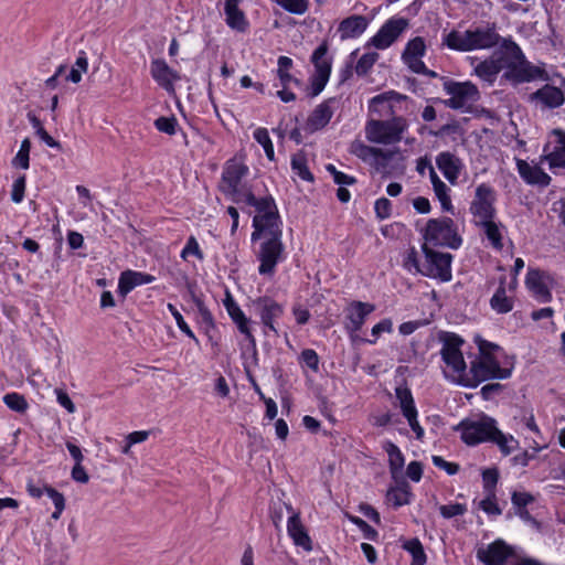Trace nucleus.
<instances>
[{
    "mask_svg": "<svg viewBox=\"0 0 565 565\" xmlns=\"http://www.w3.org/2000/svg\"><path fill=\"white\" fill-rule=\"evenodd\" d=\"M393 331V322L390 318L382 319L380 322L373 326L372 335L375 338L370 343H374L375 340L384 332L391 333Z\"/></svg>",
    "mask_w": 565,
    "mask_h": 565,
    "instance_id": "64",
    "label": "nucleus"
},
{
    "mask_svg": "<svg viewBox=\"0 0 565 565\" xmlns=\"http://www.w3.org/2000/svg\"><path fill=\"white\" fill-rule=\"evenodd\" d=\"M249 174L248 166L236 157L228 159L223 167L220 191L232 199L244 198V193L248 188L241 186L242 180Z\"/></svg>",
    "mask_w": 565,
    "mask_h": 565,
    "instance_id": "8",
    "label": "nucleus"
},
{
    "mask_svg": "<svg viewBox=\"0 0 565 565\" xmlns=\"http://www.w3.org/2000/svg\"><path fill=\"white\" fill-rule=\"evenodd\" d=\"M191 256L198 258L199 260L204 259V253L200 247L198 239L193 235L188 237L185 245L180 253V257L184 262H188Z\"/></svg>",
    "mask_w": 565,
    "mask_h": 565,
    "instance_id": "47",
    "label": "nucleus"
},
{
    "mask_svg": "<svg viewBox=\"0 0 565 565\" xmlns=\"http://www.w3.org/2000/svg\"><path fill=\"white\" fill-rule=\"evenodd\" d=\"M408 122L403 116H394L387 120L369 119L365 124V137L370 142L394 145L403 139Z\"/></svg>",
    "mask_w": 565,
    "mask_h": 565,
    "instance_id": "7",
    "label": "nucleus"
},
{
    "mask_svg": "<svg viewBox=\"0 0 565 565\" xmlns=\"http://www.w3.org/2000/svg\"><path fill=\"white\" fill-rule=\"evenodd\" d=\"M277 3L282 9L294 14H303L309 7L308 0H277Z\"/></svg>",
    "mask_w": 565,
    "mask_h": 565,
    "instance_id": "53",
    "label": "nucleus"
},
{
    "mask_svg": "<svg viewBox=\"0 0 565 565\" xmlns=\"http://www.w3.org/2000/svg\"><path fill=\"white\" fill-rule=\"evenodd\" d=\"M193 302L198 310L196 323L199 329L206 335L209 341L217 344V339L215 340L217 327L213 313L207 308L202 297L193 296Z\"/></svg>",
    "mask_w": 565,
    "mask_h": 565,
    "instance_id": "24",
    "label": "nucleus"
},
{
    "mask_svg": "<svg viewBox=\"0 0 565 565\" xmlns=\"http://www.w3.org/2000/svg\"><path fill=\"white\" fill-rule=\"evenodd\" d=\"M436 164L447 181L456 184L465 164L460 158L449 151H443L436 157Z\"/></svg>",
    "mask_w": 565,
    "mask_h": 565,
    "instance_id": "26",
    "label": "nucleus"
},
{
    "mask_svg": "<svg viewBox=\"0 0 565 565\" xmlns=\"http://www.w3.org/2000/svg\"><path fill=\"white\" fill-rule=\"evenodd\" d=\"M290 166L294 173L297 174L301 180L307 182L315 181V175L309 170L308 159L303 151H298L291 156Z\"/></svg>",
    "mask_w": 565,
    "mask_h": 565,
    "instance_id": "41",
    "label": "nucleus"
},
{
    "mask_svg": "<svg viewBox=\"0 0 565 565\" xmlns=\"http://www.w3.org/2000/svg\"><path fill=\"white\" fill-rule=\"evenodd\" d=\"M486 494V498L480 501L479 508L488 515H500L502 510L497 502L495 493Z\"/></svg>",
    "mask_w": 565,
    "mask_h": 565,
    "instance_id": "55",
    "label": "nucleus"
},
{
    "mask_svg": "<svg viewBox=\"0 0 565 565\" xmlns=\"http://www.w3.org/2000/svg\"><path fill=\"white\" fill-rule=\"evenodd\" d=\"M253 306L260 319L264 335L279 337V320L285 313V307L269 296L256 298Z\"/></svg>",
    "mask_w": 565,
    "mask_h": 565,
    "instance_id": "9",
    "label": "nucleus"
},
{
    "mask_svg": "<svg viewBox=\"0 0 565 565\" xmlns=\"http://www.w3.org/2000/svg\"><path fill=\"white\" fill-rule=\"evenodd\" d=\"M167 308H168L169 312L171 313V316L174 318L175 323H177L178 328L180 329V331L182 333H184L188 338H190L196 345H200V340L194 334V332L192 331L190 326L186 323V321L184 320L183 316L178 310V308L173 303H170V302L167 305Z\"/></svg>",
    "mask_w": 565,
    "mask_h": 565,
    "instance_id": "46",
    "label": "nucleus"
},
{
    "mask_svg": "<svg viewBox=\"0 0 565 565\" xmlns=\"http://www.w3.org/2000/svg\"><path fill=\"white\" fill-rule=\"evenodd\" d=\"M482 484L486 493H495L499 481V470L497 468H487L482 471Z\"/></svg>",
    "mask_w": 565,
    "mask_h": 565,
    "instance_id": "49",
    "label": "nucleus"
},
{
    "mask_svg": "<svg viewBox=\"0 0 565 565\" xmlns=\"http://www.w3.org/2000/svg\"><path fill=\"white\" fill-rule=\"evenodd\" d=\"M241 0H226L224 3L225 22L234 31L244 33L249 28V22L243 10L239 9Z\"/></svg>",
    "mask_w": 565,
    "mask_h": 565,
    "instance_id": "31",
    "label": "nucleus"
},
{
    "mask_svg": "<svg viewBox=\"0 0 565 565\" xmlns=\"http://www.w3.org/2000/svg\"><path fill=\"white\" fill-rule=\"evenodd\" d=\"M497 428V420L483 415L480 420L463 419L458 424L457 430L460 438L467 446H477L482 443H490Z\"/></svg>",
    "mask_w": 565,
    "mask_h": 565,
    "instance_id": "10",
    "label": "nucleus"
},
{
    "mask_svg": "<svg viewBox=\"0 0 565 565\" xmlns=\"http://www.w3.org/2000/svg\"><path fill=\"white\" fill-rule=\"evenodd\" d=\"M479 356L470 364V375L459 380V383L466 387L475 388L480 383L488 380H505L512 374V369L501 367L495 352L501 348L487 340L479 342Z\"/></svg>",
    "mask_w": 565,
    "mask_h": 565,
    "instance_id": "1",
    "label": "nucleus"
},
{
    "mask_svg": "<svg viewBox=\"0 0 565 565\" xmlns=\"http://www.w3.org/2000/svg\"><path fill=\"white\" fill-rule=\"evenodd\" d=\"M426 54V43L425 40L422 36H415L414 39H411L403 53L402 58H408V57H424Z\"/></svg>",
    "mask_w": 565,
    "mask_h": 565,
    "instance_id": "45",
    "label": "nucleus"
},
{
    "mask_svg": "<svg viewBox=\"0 0 565 565\" xmlns=\"http://www.w3.org/2000/svg\"><path fill=\"white\" fill-rule=\"evenodd\" d=\"M330 78V75L324 74L323 71L320 73L315 72L310 78V92L308 93L309 97L318 96L326 87Z\"/></svg>",
    "mask_w": 565,
    "mask_h": 565,
    "instance_id": "48",
    "label": "nucleus"
},
{
    "mask_svg": "<svg viewBox=\"0 0 565 565\" xmlns=\"http://www.w3.org/2000/svg\"><path fill=\"white\" fill-rule=\"evenodd\" d=\"M513 555V550L503 540L498 539L477 550L476 557L483 565H507L509 557Z\"/></svg>",
    "mask_w": 565,
    "mask_h": 565,
    "instance_id": "19",
    "label": "nucleus"
},
{
    "mask_svg": "<svg viewBox=\"0 0 565 565\" xmlns=\"http://www.w3.org/2000/svg\"><path fill=\"white\" fill-rule=\"evenodd\" d=\"M338 105L337 97H330L316 106L308 116L306 127L310 132L323 129L331 120Z\"/></svg>",
    "mask_w": 565,
    "mask_h": 565,
    "instance_id": "21",
    "label": "nucleus"
},
{
    "mask_svg": "<svg viewBox=\"0 0 565 565\" xmlns=\"http://www.w3.org/2000/svg\"><path fill=\"white\" fill-rule=\"evenodd\" d=\"M154 280L156 277L151 274L126 269L119 275L117 291L121 297H126L135 288L151 284Z\"/></svg>",
    "mask_w": 565,
    "mask_h": 565,
    "instance_id": "23",
    "label": "nucleus"
},
{
    "mask_svg": "<svg viewBox=\"0 0 565 565\" xmlns=\"http://www.w3.org/2000/svg\"><path fill=\"white\" fill-rule=\"evenodd\" d=\"M553 134L556 136L555 146L548 151V145L544 146L543 160H545L551 170L556 168H565V131L555 129Z\"/></svg>",
    "mask_w": 565,
    "mask_h": 565,
    "instance_id": "33",
    "label": "nucleus"
},
{
    "mask_svg": "<svg viewBox=\"0 0 565 565\" xmlns=\"http://www.w3.org/2000/svg\"><path fill=\"white\" fill-rule=\"evenodd\" d=\"M2 401L8 408L20 414L25 413L29 408L26 398L18 392L7 393Z\"/></svg>",
    "mask_w": 565,
    "mask_h": 565,
    "instance_id": "44",
    "label": "nucleus"
},
{
    "mask_svg": "<svg viewBox=\"0 0 565 565\" xmlns=\"http://www.w3.org/2000/svg\"><path fill=\"white\" fill-rule=\"evenodd\" d=\"M439 512L443 518L451 519L455 516L463 515L467 512V505L463 503H449L439 507Z\"/></svg>",
    "mask_w": 565,
    "mask_h": 565,
    "instance_id": "57",
    "label": "nucleus"
},
{
    "mask_svg": "<svg viewBox=\"0 0 565 565\" xmlns=\"http://www.w3.org/2000/svg\"><path fill=\"white\" fill-rule=\"evenodd\" d=\"M153 125L158 131L173 136L177 132L178 120L174 116H160L154 120Z\"/></svg>",
    "mask_w": 565,
    "mask_h": 565,
    "instance_id": "51",
    "label": "nucleus"
},
{
    "mask_svg": "<svg viewBox=\"0 0 565 565\" xmlns=\"http://www.w3.org/2000/svg\"><path fill=\"white\" fill-rule=\"evenodd\" d=\"M497 193L488 183H480L475 191V196L470 202L469 212L475 222H483L497 217Z\"/></svg>",
    "mask_w": 565,
    "mask_h": 565,
    "instance_id": "13",
    "label": "nucleus"
},
{
    "mask_svg": "<svg viewBox=\"0 0 565 565\" xmlns=\"http://www.w3.org/2000/svg\"><path fill=\"white\" fill-rule=\"evenodd\" d=\"M534 501V497L529 492L514 491L511 495V502L516 510L524 509Z\"/></svg>",
    "mask_w": 565,
    "mask_h": 565,
    "instance_id": "63",
    "label": "nucleus"
},
{
    "mask_svg": "<svg viewBox=\"0 0 565 565\" xmlns=\"http://www.w3.org/2000/svg\"><path fill=\"white\" fill-rule=\"evenodd\" d=\"M492 438L493 439H491L490 443L495 444L504 457L511 455L520 446L519 440L513 435L504 434L498 427L495 428Z\"/></svg>",
    "mask_w": 565,
    "mask_h": 565,
    "instance_id": "40",
    "label": "nucleus"
},
{
    "mask_svg": "<svg viewBox=\"0 0 565 565\" xmlns=\"http://www.w3.org/2000/svg\"><path fill=\"white\" fill-rule=\"evenodd\" d=\"M402 547L412 555L411 565L426 564L427 556L422 542L417 537L405 541Z\"/></svg>",
    "mask_w": 565,
    "mask_h": 565,
    "instance_id": "42",
    "label": "nucleus"
},
{
    "mask_svg": "<svg viewBox=\"0 0 565 565\" xmlns=\"http://www.w3.org/2000/svg\"><path fill=\"white\" fill-rule=\"evenodd\" d=\"M258 249L255 252L258 260V274L274 276L278 264L285 260V245L282 242V228L267 231L259 239Z\"/></svg>",
    "mask_w": 565,
    "mask_h": 565,
    "instance_id": "5",
    "label": "nucleus"
},
{
    "mask_svg": "<svg viewBox=\"0 0 565 565\" xmlns=\"http://www.w3.org/2000/svg\"><path fill=\"white\" fill-rule=\"evenodd\" d=\"M504 77L515 84L530 83L536 79L547 81L548 74L544 67L536 66L525 58L521 47L511 39H503Z\"/></svg>",
    "mask_w": 565,
    "mask_h": 565,
    "instance_id": "4",
    "label": "nucleus"
},
{
    "mask_svg": "<svg viewBox=\"0 0 565 565\" xmlns=\"http://www.w3.org/2000/svg\"><path fill=\"white\" fill-rule=\"evenodd\" d=\"M223 305L226 309L228 317L232 322L236 326L238 332L244 335L248 343V347L256 352V338L252 330V321L242 310L237 301L233 298L230 292H226L223 299Z\"/></svg>",
    "mask_w": 565,
    "mask_h": 565,
    "instance_id": "17",
    "label": "nucleus"
},
{
    "mask_svg": "<svg viewBox=\"0 0 565 565\" xmlns=\"http://www.w3.org/2000/svg\"><path fill=\"white\" fill-rule=\"evenodd\" d=\"M26 491L30 497L33 499H40L44 493L50 497L54 504V512L52 513V519L58 520L65 509V498L63 493L57 491L55 488L44 484L43 487L34 484L32 481L26 483Z\"/></svg>",
    "mask_w": 565,
    "mask_h": 565,
    "instance_id": "28",
    "label": "nucleus"
},
{
    "mask_svg": "<svg viewBox=\"0 0 565 565\" xmlns=\"http://www.w3.org/2000/svg\"><path fill=\"white\" fill-rule=\"evenodd\" d=\"M327 171L332 175L335 184L339 185H353L358 182L356 178L350 174H347L340 170H338L333 164L329 163L326 167Z\"/></svg>",
    "mask_w": 565,
    "mask_h": 565,
    "instance_id": "54",
    "label": "nucleus"
},
{
    "mask_svg": "<svg viewBox=\"0 0 565 565\" xmlns=\"http://www.w3.org/2000/svg\"><path fill=\"white\" fill-rule=\"evenodd\" d=\"M525 285L534 298L540 302L545 303L552 300V292L544 280L543 273L540 269H529L525 278Z\"/></svg>",
    "mask_w": 565,
    "mask_h": 565,
    "instance_id": "32",
    "label": "nucleus"
},
{
    "mask_svg": "<svg viewBox=\"0 0 565 565\" xmlns=\"http://www.w3.org/2000/svg\"><path fill=\"white\" fill-rule=\"evenodd\" d=\"M530 100L541 104L543 108L554 109L565 103V95L561 88L545 84L530 95Z\"/></svg>",
    "mask_w": 565,
    "mask_h": 565,
    "instance_id": "29",
    "label": "nucleus"
},
{
    "mask_svg": "<svg viewBox=\"0 0 565 565\" xmlns=\"http://www.w3.org/2000/svg\"><path fill=\"white\" fill-rule=\"evenodd\" d=\"M292 515L287 521V533L296 546L302 547L306 552L312 551V540L301 522L300 513L294 512L290 504L286 505Z\"/></svg>",
    "mask_w": 565,
    "mask_h": 565,
    "instance_id": "22",
    "label": "nucleus"
},
{
    "mask_svg": "<svg viewBox=\"0 0 565 565\" xmlns=\"http://www.w3.org/2000/svg\"><path fill=\"white\" fill-rule=\"evenodd\" d=\"M377 58L376 53H364L356 62L354 71L359 76L366 75L373 67Z\"/></svg>",
    "mask_w": 565,
    "mask_h": 565,
    "instance_id": "52",
    "label": "nucleus"
},
{
    "mask_svg": "<svg viewBox=\"0 0 565 565\" xmlns=\"http://www.w3.org/2000/svg\"><path fill=\"white\" fill-rule=\"evenodd\" d=\"M33 126L38 128L36 134L41 138V140L50 148H61V143L55 140L41 125L40 120L36 117L32 119Z\"/></svg>",
    "mask_w": 565,
    "mask_h": 565,
    "instance_id": "60",
    "label": "nucleus"
},
{
    "mask_svg": "<svg viewBox=\"0 0 565 565\" xmlns=\"http://www.w3.org/2000/svg\"><path fill=\"white\" fill-rule=\"evenodd\" d=\"M431 461L436 468L446 471L448 476H454L460 470V466L457 462L447 461L441 456H433Z\"/></svg>",
    "mask_w": 565,
    "mask_h": 565,
    "instance_id": "59",
    "label": "nucleus"
},
{
    "mask_svg": "<svg viewBox=\"0 0 565 565\" xmlns=\"http://www.w3.org/2000/svg\"><path fill=\"white\" fill-rule=\"evenodd\" d=\"M370 20L365 15L352 14L338 24L337 32L341 41L359 39L367 29Z\"/></svg>",
    "mask_w": 565,
    "mask_h": 565,
    "instance_id": "25",
    "label": "nucleus"
},
{
    "mask_svg": "<svg viewBox=\"0 0 565 565\" xmlns=\"http://www.w3.org/2000/svg\"><path fill=\"white\" fill-rule=\"evenodd\" d=\"M504 52L498 58L484 60L476 66V74L488 83H493L498 74L504 68Z\"/></svg>",
    "mask_w": 565,
    "mask_h": 565,
    "instance_id": "36",
    "label": "nucleus"
},
{
    "mask_svg": "<svg viewBox=\"0 0 565 565\" xmlns=\"http://www.w3.org/2000/svg\"><path fill=\"white\" fill-rule=\"evenodd\" d=\"M383 449L388 456V467L393 479H397V475L402 472L405 465V457L397 445L391 440L383 444Z\"/></svg>",
    "mask_w": 565,
    "mask_h": 565,
    "instance_id": "37",
    "label": "nucleus"
},
{
    "mask_svg": "<svg viewBox=\"0 0 565 565\" xmlns=\"http://www.w3.org/2000/svg\"><path fill=\"white\" fill-rule=\"evenodd\" d=\"M374 211L380 220L388 218L392 215V203L386 198H380L374 203Z\"/></svg>",
    "mask_w": 565,
    "mask_h": 565,
    "instance_id": "62",
    "label": "nucleus"
},
{
    "mask_svg": "<svg viewBox=\"0 0 565 565\" xmlns=\"http://www.w3.org/2000/svg\"><path fill=\"white\" fill-rule=\"evenodd\" d=\"M350 152L373 167L377 172H385L394 154L392 151L372 147L359 140L351 143Z\"/></svg>",
    "mask_w": 565,
    "mask_h": 565,
    "instance_id": "15",
    "label": "nucleus"
},
{
    "mask_svg": "<svg viewBox=\"0 0 565 565\" xmlns=\"http://www.w3.org/2000/svg\"><path fill=\"white\" fill-rule=\"evenodd\" d=\"M395 396L398 401L401 413L414 431L416 439L422 440L425 430L419 424L418 411L412 391L407 386H398L395 390Z\"/></svg>",
    "mask_w": 565,
    "mask_h": 565,
    "instance_id": "18",
    "label": "nucleus"
},
{
    "mask_svg": "<svg viewBox=\"0 0 565 565\" xmlns=\"http://www.w3.org/2000/svg\"><path fill=\"white\" fill-rule=\"evenodd\" d=\"M408 25V19L403 17H392L387 19L372 36V45L377 50H386L399 38Z\"/></svg>",
    "mask_w": 565,
    "mask_h": 565,
    "instance_id": "16",
    "label": "nucleus"
},
{
    "mask_svg": "<svg viewBox=\"0 0 565 565\" xmlns=\"http://www.w3.org/2000/svg\"><path fill=\"white\" fill-rule=\"evenodd\" d=\"M441 79L444 81V90L450 95V98L445 100L436 98L435 102H440L451 109H461L477 100L479 90L471 82H456L447 77H441Z\"/></svg>",
    "mask_w": 565,
    "mask_h": 565,
    "instance_id": "12",
    "label": "nucleus"
},
{
    "mask_svg": "<svg viewBox=\"0 0 565 565\" xmlns=\"http://www.w3.org/2000/svg\"><path fill=\"white\" fill-rule=\"evenodd\" d=\"M403 267L408 273L416 275L420 274L423 275V271H425V265H420L418 252L414 246L409 247L404 257H403Z\"/></svg>",
    "mask_w": 565,
    "mask_h": 565,
    "instance_id": "43",
    "label": "nucleus"
},
{
    "mask_svg": "<svg viewBox=\"0 0 565 565\" xmlns=\"http://www.w3.org/2000/svg\"><path fill=\"white\" fill-rule=\"evenodd\" d=\"M425 242L430 247H449L458 249L462 245V237L458 234L457 225L451 217L443 216L427 221L423 232Z\"/></svg>",
    "mask_w": 565,
    "mask_h": 565,
    "instance_id": "6",
    "label": "nucleus"
},
{
    "mask_svg": "<svg viewBox=\"0 0 565 565\" xmlns=\"http://www.w3.org/2000/svg\"><path fill=\"white\" fill-rule=\"evenodd\" d=\"M494 220L475 222V225L482 228L483 234L494 249L501 250L503 248V236L500 230L501 223H497Z\"/></svg>",
    "mask_w": 565,
    "mask_h": 565,
    "instance_id": "38",
    "label": "nucleus"
},
{
    "mask_svg": "<svg viewBox=\"0 0 565 565\" xmlns=\"http://www.w3.org/2000/svg\"><path fill=\"white\" fill-rule=\"evenodd\" d=\"M516 170L522 180L530 185L548 186L552 178L537 164L531 166L523 159H516Z\"/></svg>",
    "mask_w": 565,
    "mask_h": 565,
    "instance_id": "27",
    "label": "nucleus"
},
{
    "mask_svg": "<svg viewBox=\"0 0 565 565\" xmlns=\"http://www.w3.org/2000/svg\"><path fill=\"white\" fill-rule=\"evenodd\" d=\"M26 189V175L20 174L12 184L11 200L19 204L23 201Z\"/></svg>",
    "mask_w": 565,
    "mask_h": 565,
    "instance_id": "56",
    "label": "nucleus"
},
{
    "mask_svg": "<svg viewBox=\"0 0 565 565\" xmlns=\"http://www.w3.org/2000/svg\"><path fill=\"white\" fill-rule=\"evenodd\" d=\"M542 447L539 446L536 443H535V447H533V452H529L527 450H523L521 451L520 454H516L513 458H512V462L513 465L515 466H521V467H526L529 466V463L535 459L536 457V454L539 451H541Z\"/></svg>",
    "mask_w": 565,
    "mask_h": 565,
    "instance_id": "61",
    "label": "nucleus"
},
{
    "mask_svg": "<svg viewBox=\"0 0 565 565\" xmlns=\"http://www.w3.org/2000/svg\"><path fill=\"white\" fill-rule=\"evenodd\" d=\"M236 204L244 203L253 206L256 211L252 221L254 231L250 235L252 243L258 242L267 231L282 228V220L280 217L277 204L273 195L268 194L262 198H256L252 189H247L244 198L235 199Z\"/></svg>",
    "mask_w": 565,
    "mask_h": 565,
    "instance_id": "2",
    "label": "nucleus"
},
{
    "mask_svg": "<svg viewBox=\"0 0 565 565\" xmlns=\"http://www.w3.org/2000/svg\"><path fill=\"white\" fill-rule=\"evenodd\" d=\"M514 300L507 296V279L501 277L499 286L490 299V307L497 313L504 315L513 309Z\"/></svg>",
    "mask_w": 565,
    "mask_h": 565,
    "instance_id": "35",
    "label": "nucleus"
},
{
    "mask_svg": "<svg viewBox=\"0 0 565 565\" xmlns=\"http://www.w3.org/2000/svg\"><path fill=\"white\" fill-rule=\"evenodd\" d=\"M422 250L426 259L423 276L438 279L441 282L450 281L452 279L451 264L454 256L449 253L435 250L427 244L422 245Z\"/></svg>",
    "mask_w": 565,
    "mask_h": 565,
    "instance_id": "11",
    "label": "nucleus"
},
{
    "mask_svg": "<svg viewBox=\"0 0 565 565\" xmlns=\"http://www.w3.org/2000/svg\"><path fill=\"white\" fill-rule=\"evenodd\" d=\"M501 35L497 31L495 23H488L487 26L468 29L465 32L451 30L444 35L443 44L449 50L457 52H472L488 50L497 46Z\"/></svg>",
    "mask_w": 565,
    "mask_h": 565,
    "instance_id": "3",
    "label": "nucleus"
},
{
    "mask_svg": "<svg viewBox=\"0 0 565 565\" xmlns=\"http://www.w3.org/2000/svg\"><path fill=\"white\" fill-rule=\"evenodd\" d=\"M375 310V306L370 302L353 300L345 309L344 328L349 333L360 331L365 323L369 315Z\"/></svg>",
    "mask_w": 565,
    "mask_h": 565,
    "instance_id": "20",
    "label": "nucleus"
},
{
    "mask_svg": "<svg viewBox=\"0 0 565 565\" xmlns=\"http://www.w3.org/2000/svg\"><path fill=\"white\" fill-rule=\"evenodd\" d=\"M440 341L443 342V348L440 351L441 359L445 364L459 375V377L466 376V362L461 352V345L463 344V339L452 332H444L440 335Z\"/></svg>",
    "mask_w": 565,
    "mask_h": 565,
    "instance_id": "14",
    "label": "nucleus"
},
{
    "mask_svg": "<svg viewBox=\"0 0 565 565\" xmlns=\"http://www.w3.org/2000/svg\"><path fill=\"white\" fill-rule=\"evenodd\" d=\"M150 74L153 81L167 92L173 90V83L179 79L178 73L162 58L151 61Z\"/></svg>",
    "mask_w": 565,
    "mask_h": 565,
    "instance_id": "30",
    "label": "nucleus"
},
{
    "mask_svg": "<svg viewBox=\"0 0 565 565\" xmlns=\"http://www.w3.org/2000/svg\"><path fill=\"white\" fill-rule=\"evenodd\" d=\"M412 498V488L404 479L397 482L395 487H391L386 492V500L394 509L409 504Z\"/></svg>",
    "mask_w": 565,
    "mask_h": 565,
    "instance_id": "34",
    "label": "nucleus"
},
{
    "mask_svg": "<svg viewBox=\"0 0 565 565\" xmlns=\"http://www.w3.org/2000/svg\"><path fill=\"white\" fill-rule=\"evenodd\" d=\"M328 44L324 41L313 51L311 55V63L315 66V72L320 73L323 71L324 74L331 75L332 58L328 56Z\"/></svg>",
    "mask_w": 565,
    "mask_h": 565,
    "instance_id": "39",
    "label": "nucleus"
},
{
    "mask_svg": "<svg viewBox=\"0 0 565 565\" xmlns=\"http://www.w3.org/2000/svg\"><path fill=\"white\" fill-rule=\"evenodd\" d=\"M434 192L440 202L441 209L446 212L454 213V205L449 194V188L446 184L438 185V188L434 189Z\"/></svg>",
    "mask_w": 565,
    "mask_h": 565,
    "instance_id": "58",
    "label": "nucleus"
},
{
    "mask_svg": "<svg viewBox=\"0 0 565 565\" xmlns=\"http://www.w3.org/2000/svg\"><path fill=\"white\" fill-rule=\"evenodd\" d=\"M299 363L317 373L319 371L320 359L313 349H305L299 355Z\"/></svg>",
    "mask_w": 565,
    "mask_h": 565,
    "instance_id": "50",
    "label": "nucleus"
}]
</instances>
